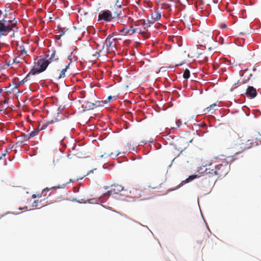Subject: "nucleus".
<instances>
[{
  "label": "nucleus",
  "instance_id": "obj_1",
  "mask_svg": "<svg viewBox=\"0 0 261 261\" xmlns=\"http://www.w3.org/2000/svg\"><path fill=\"white\" fill-rule=\"evenodd\" d=\"M17 21L14 19L4 18L0 20V37L7 36L16 27Z\"/></svg>",
  "mask_w": 261,
  "mask_h": 261
},
{
  "label": "nucleus",
  "instance_id": "obj_2",
  "mask_svg": "<svg viewBox=\"0 0 261 261\" xmlns=\"http://www.w3.org/2000/svg\"><path fill=\"white\" fill-rule=\"evenodd\" d=\"M50 62L45 59H40L38 60L36 64L31 70L30 74L35 75L45 71L49 64Z\"/></svg>",
  "mask_w": 261,
  "mask_h": 261
},
{
  "label": "nucleus",
  "instance_id": "obj_3",
  "mask_svg": "<svg viewBox=\"0 0 261 261\" xmlns=\"http://www.w3.org/2000/svg\"><path fill=\"white\" fill-rule=\"evenodd\" d=\"M227 164H219L215 167L214 169L212 170V174L214 173L215 175L219 176H225L228 173Z\"/></svg>",
  "mask_w": 261,
  "mask_h": 261
},
{
  "label": "nucleus",
  "instance_id": "obj_4",
  "mask_svg": "<svg viewBox=\"0 0 261 261\" xmlns=\"http://www.w3.org/2000/svg\"><path fill=\"white\" fill-rule=\"evenodd\" d=\"M113 19H114L112 12L109 10H105L101 11L98 14V20H105L107 22L111 21Z\"/></svg>",
  "mask_w": 261,
  "mask_h": 261
},
{
  "label": "nucleus",
  "instance_id": "obj_5",
  "mask_svg": "<svg viewBox=\"0 0 261 261\" xmlns=\"http://www.w3.org/2000/svg\"><path fill=\"white\" fill-rule=\"evenodd\" d=\"M141 30L139 29L134 28L133 25H132L130 29H126L125 28H123L122 30L120 31V33L123 35H131L133 34L140 33Z\"/></svg>",
  "mask_w": 261,
  "mask_h": 261
},
{
  "label": "nucleus",
  "instance_id": "obj_6",
  "mask_svg": "<svg viewBox=\"0 0 261 261\" xmlns=\"http://www.w3.org/2000/svg\"><path fill=\"white\" fill-rule=\"evenodd\" d=\"M112 187H114V188L111 190L108 191L107 192L103 194L102 196L103 197L109 196L111 194H112V193L117 194L123 190V188L121 185H114L112 186Z\"/></svg>",
  "mask_w": 261,
  "mask_h": 261
},
{
  "label": "nucleus",
  "instance_id": "obj_7",
  "mask_svg": "<svg viewBox=\"0 0 261 261\" xmlns=\"http://www.w3.org/2000/svg\"><path fill=\"white\" fill-rule=\"evenodd\" d=\"M161 14L158 11H155L152 12L150 15L151 19L148 18V22L149 23L153 24L154 22L158 21L160 19Z\"/></svg>",
  "mask_w": 261,
  "mask_h": 261
},
{
  "label": "nucleus",
  "instance_id": "obj_8",
  "mask_svg": "<svg viewBox=\"0 0 261 261\" xmlns=\"http://www.w3.org/2000/svg\"><path fill=\"white\" fill-rule=\"evenodd\" d=\"M246 96L250 98H254L256 96V90L253 86H249L245 93Z\"/></svg>",
  "mask_w": 261,
  "mask_h": 261
},
{
  "label": "nucleus",
  "instance_id": "obj_9",
  "mask_svg": "<svg viewBox=\"0 0 261 261\" xmlns=\"http://www.w3.org/2000/svg\"><path fill=\"white\" fill-rule=\"evenodd\" d=\"M197 177H198V175H195V174L192 175L190 176L189 177L186 178L185 180L182 181L179 185H178L176 188L174 189L173 190H176V189L179 188L184 184L188 183V182L192 181L194 179L196 178Z\"/></svg>",
  "mask_w": 261,
  "mask_h": 261
},
{
  "label": "nucleus",
  "instance_id": "obj_10",
  "mask_svg": "<svg viewBox=\"0 0 261 261\" xmlns=\"http://www.w3.org/2000/svg\"><path fill=\"white\" fill-rule=\"evenodd\" d=\"M70 65V63H69L66 67L64 69H62L61 70L59 76L57 78V80H59L62 78H64L65 76V72L67 71V69L69 68Z\"/></svg>",
  "mask_w": 261,
  "mask_h": 261
},
{
  "label": "nucleus",
  "instance_id": "obj_11",
  "mask_svg": "<svg viewBox=\"0 0 261 261\" xmlns=\"http://www.w3.org/2000/svg\"><path fill=\"white\" fill-rule=\"evenodd\" d=\"M114 9L115 10L114 13V15H113V16L114 18H115L122 14V8H118L117 7H114Z\"/></svg>",
  "mask_w": 261,
  "mask_h": 261
},
{
  "label": "nucleus",
  "instance_id": "obj_12",
  "mask_svg": "<svg viewBox=\"0 0 261 261\" xmlns=\"http://www.w3.org/2000/svg\"><path fill=\"white\" fill-rule=\"evenodd\" d=\"M95 106H96V103L88 101L86 104V108L88 110L93 109Z\"/></svg>",
  "mask_w": 261,
  "mask_h": 261
},
{
  "label": "nucleus",
  "instance_id": "obj_13",
  "mask_svg": "<svg viewBox=\"0 0 261 261\" xmlns=\"http://www.w3.org/2000/svg\"><path fill=\"white\" fill-rule=\"evenodd\" d=\"M38 133H39V131H38V130H33V131L31 132L30 133V134H29V135L28 137L27 138H26L25 139H27V140H29V139H30L31 138H33V137H34L36 136V135H38Z\"/></svg>",
  "mask_w": 261,
  "mask_h": 261
},
{
  "label": "nucleus",
  "instance_id": "obj_14",
  "mask_svg": "<svg viewBox=\"0 0 261 261\" xmlns=\"http://www.w3.org/2000/svg\"><path fill=\"white\" fill-rule=\"evenodd\" d=\"M190 72L188 69H186L183 73V77L185 79H188L190 77Z\"/></svg>",
  "mask_w": 261,
  "mask_h": 261
},
{
  "label": "nucleus",
  "instance_id": "obj_15",
  "mask_svg": "<svg viewBox=\"0 0 261 261\" xmlns=\"http://www.w3.org/2000/svg\"><path fill=\"white\" fill-rule=\"evenodd\" d=\"M217 105L216 103H213L211 105L210 107H207L205 110L204 111L205 113H209L211 112L212 110H214V107H216Z\"/></svg>",
  "mask_w": 261,
  "mask_h": 261
},
{
  "label": "nucleus",
  "instance_id": "obj_16",
  "mask_svg": "<svg viewBox=\"0 0 261 261\" xmlns=\"http://www.w3.org/2000/svg\"><path fill=\"white\" fill-rule=\"evenodd\" d=\"M20 51L21 54L22 55H27V51L25 49L24 46L23 45H21L19 46Z\"/></svg>",
  "mask_w": 261,
  "mask_h": 261
},
{
  "label": "nucleus",
  "instance_id": "obj_17",
  "mask_svg": "<svg viewBox=\"0 0 261 261\" xmlns=\"http://www.w3.org/2000/svg\"><path fill=\"white\" fill-rule=\"evenodd\" d=\"M73 181L72 179H70L69 182H67L66 184H64L61 186H59L58 187H54L52 188L57 189V188H64L69 182H73Z\"/></svg>",
  "mask_w": 261,
  "mask_h": 261
},
{
  "label": "nucleus",
  "instance_id": "obj_18",
  "mask_svg": "<svg viewBox=\"0 0 261 261\" xmlns=\"http://www.w3.org/2000/svg\"><path fill=\"white\" fill-rule=\"evenodd\" d=\"M56 51H54L51 52V55H50L49 59L51 60H58V58H55Z\"/></svg>",
  "mask_w": 261,
  "mask_h": 261
},
{
  "label": "nucleus",
  "instance_id": "obj_19",
  "mask_svg": "<svg viewBox=\"0 0 261 261\" xmlns=\"http://www.w3.org/2000/svg\"><path fill=\"white\" fill-rule=\"evenodd\" d=\"M111 38V37H110V36H109L107 37V39H106V42H107V45L108 46H109V47H110V46H112V42H111V41H110Z\"/></svg>",
  "mask_w": 261,
  "mask_h": 261
},
{
  "label": "nucleus",
  "instance_id": "obj_20",
  "mask_svg": "<svg viewBox=\"0 0 261 261\" xmlns=\"http://www.w3.org/2000/svg\"><path fill=\"white\" fill-rule=\"evenodd\" d=\"M122 3L119 1H117L115 3L114 7H117L118 8H122Z\"/></svg>",
  "mask_w": 261,
  "mask_h": 261
},
{
  "label": "nucleus",
  "instance_id": "obj_21",
  "mask_svg": "<svg viewBox=\"0 0 261 261\" xmlns=\"http://www.w3.org/2000/svg\"><path fill=\"white\" fill-rule=\"evenodd\" d=\"M179 143L184 144V146H186L187 144V142L186 141L185 139L182 138H180L179 140H178ZM185 146H184V148H185Z\"/></svg>",
  "mask_w": 261,
  "mask_h": 261
},
{
  "label": "nucleus",
  "instance_id": "obj_22",
  "mask_svg": "<svg viewBox=\"0 0 261 261\" xmlns=\"http://www.w3.org/2000/svg\"><path fill=\"white\" fill-rule=\"evenodd\" d=\"M181 122L180 119H178L176 121V127H171V129H174L176 127H179L180 126V125L181 124Z\"/></svg>",
  "mask_w": 261,
  "mask_h": 261
},
{
  "label": "nucleus",
  "instance_id": "obj_23",
  "mask_svg": "<svg viewBox=\"0 0 261 261\" xmlns=\"http://www.w3.org/2000/svg\"><path fill=\"white\" fill-rule=\"evenodd\" d=\"M234 138L237 140V143L239 144H242V140L237 135H235Z\"/></svg>",
  "mask_w": 261,
  "mask_h": 261
},
{
  "label": "nucleus",
  "instance_id": "obj_24",
  "mask_svg": "<svg viewBox=\"0 0 261 261\" xmlns=\"http://www.w3.org/2000/svg\"><path fill=\"white\" fill-rule=\"evenodd\" d=\"M29 76V74H28L25 77L24 79H23L22 80H21L19 83L20 84H24L27 81H28V77Z\"/></svg>",
  "mask_w": 261,
  "mask_h": 261
},
{
  "label": "nucleus",
  "instance_id": "obj_25",
  "mask_svg": "<svg viewBox=\"0 0 261 261\" xmlns=\"http://www.w3.org/2000/svg\"><path fill=\"white\" fill-rule=\"evenodd\" d=\"M29 136L25 134H22L21 136H20L21 138H22V141H28V140L25 139L28 137Z\"/></svg>",
  "mask_w": 261,
  "mask_h": 261
},
{
  "label": "nucleus",
  "instance_id": "obj_26",
  "mask_svg": "<svg viewBox=\"0 0 261 261\" xmlns=\"http://www.w3.org/2000/svg\"><path fill=\"white\" fill-rule=\"evenodd\" d=\"M117 22L120 23H122L123 22V18L121 17H118L117 18Z\"/></svg>",
  "mask_w": 261,
  "mask_h": 261
},
{
  "label": "nucleus",
  "instance_id": "obj_27",
  "mask_svg": "<svg viewBox=\"0 0 261 261\" xmlns=\"http://www.w3.org/2000/svg\"><path fill=\"white\" fill-rule=\"evenodd\" d=\"M39 203L38 201L37 200H35L33 203V206H37L38 205V203Z\"/></svg>",
  "mask_w": 261,
  "mask_h": 261
},
{
  "label": "nucleus",
  "instance_id": "obj_28",
  "mask_svg": "<svg viewBox=\"0 0 261 261\" xmlns=\"http://www.w3.org/2000/svg\"><path fill=\"white\" fill-rule=\"evenodd\" d=\"M37 197H41V194H38L37 196V195H36L35 194H33V195H32V197H33V198H36Z\"/></svg>",
  "mask_w": 261,
  "mask_h": 261
},
{
  "label": "nucleus",
  "instance_id": "obj_29",
  "mask_svg": "<svg viewBox=\"0 0 261 261\" xmlns=\"http://www.w3.org/2000/svg\"><path fill=\"white\" fill-rule=\"evenodd\" d=\"M54 122H55V121L54 120H51L50 121H47V123L48 125L53 124V123H54Z\"/></svg>",
  "mask_w": 261,
  "mask_h": 261
},
{
  "label": "nucleus",
  "instance_id": "obj_30",
  "mask_svg": "<svg viewBox=\"0 0 261 261\" xmlns=\"http://www.w3.org/2000/svg\"><path fill=\"white\" fill-rule=\"evenodd\" d=\"M47 125H48V124L47 123L45 124H43L42 126L41 129H45L47 127Z\"/></svg>",
  "mask_w": 261,
  "mask_h": 261
},
{
  "label": "nucleus",
  "instance_id": "obj_31",
  "mask_svg": "<svg viewBox=\"0 0 261 261\" xmlns=\"http://www.w3.org/2000/svg\"><path fill=\"white\" fill-rule=\"evenodd\" d=\"M67 58H68V59L69 60H70V62L69 63H70L71 62V60H72L71 56V55L69 56Z\"/></svg>",
  "mask_w": 261,
  "mask_h": 261
},
{
  "label": "nucleus",
  "instance_id": "obj_32",
  "mask_svg": "<svg viewBox=\"0 0 261 261\" xmlns=\"http://www.w3.org/2000/svg\"><path fill=\"white\" fill-rule=\"evenodd\" d=\"M48 191H49V188H46L44 189L43 190L42 193H44V192Z\"/></svg>",
  "mask_w": 261,
  "mask_h": 261
},
{
  "label": "nucleus",
  "instance_id": "obj_33",
  "mask_svg": "<svg viewBox=\"0 0 261 261\" xmlns=\"http://www.w3.org/2000/svg\"><path fill=\"white\" fill-rule=\"evenodd\" d=\"M113 152H112V153H111L110 154H108V155H107V157H110V156H112V155H113Z\"/></svg>",
  "mask_w": 261,
  "mask_h": 261
},
{
  "label": "nucleus",
  "instance_id": "obj_34",
  "mask_svg": "<svg viewBox=\"0 0 261 261\" xmlns=\"http://www.w3.org/2000/svg\"><path fill=\"white\" fill-rule=\"evenodd\" d=\"M12 31L13 32V33H12V35H11V37H14V36H15L14 30H13V31Z\"/></svg>",
  "mask_w": 261,
  "mask_h": 261
},
{
  "label": "nucleus",
  "instance_id": "obj_35",
  "mask_svg": "<svg viewBox=\"0 0 261 261\" xmlns=\"http://www.w3.org/2000/svg\"><path fill=\"white\" fill-rule=\"evenodd\" d=\"M6 155V153L2 154V156L0 157V160L2 159L3 156H5Z\"/></svg>",
  "mask_w": 261,
  "mask_h": 261
},
{
  "label": "nucleus",
  "instance_id": "obj_36",
  "mask_svg": "<svg viewBox=\"0 0 261 261\" xmlns=\"http://www.w3.org/2000/svg\"><path fill=\"white\" fill-rule=\"evenodd\" d=\"M247 142L249 144H251L252 143V141L249 140L247 141Z\"/></svg>",
  "mask_w": 261,
  "mask_h": 261
},
{
  "label": "nucleus",
  "instance_id": "obj_37",
  "mask_svg": "<svg viewBox=\"0 0 261 261\" xmlns=\"http://www.w3.org/2000/svg\"><path fill=\"white\" fill-rule=\"evenodd\" d=\"M121 154V152H118V153H117V154L115 155V157H116L117 156H118V155H120Z\"/></svg>",
  "mask_w": 261,
  "mask_h": 261
},
{
  "label": "nucleus",
  "instance_id": "obj_38",
  "mask_svg": "<svg viewBox=\"0 0 261 261\" xmlns=\"http://www.w3.org/2000/svg\"><path fill=\"white\" fill-rule=\"evenodd\" d=\"M112 98V97L111 96H109L108 97V100L110 101Z\"/></svg>",
  "mask_w": 261,
  "mask_h": 261
},
{
  "label": "nucleus",
  "instance_id": "obj_39",
  "mask_svg": "<svg viewBox=\"0 0 261 261\" xmlns=\"http://www.w3.org/2000/svg\"><path fill=\"white\" fill-rule=\"evenodd\" d=\"M27 207H24L23 208H19V210H22V209L23 210V209H27Z\"/></svg>",
  "mask_w": 261,
  "mask_h": 261
},
{
  "label": "nucleus",
  "instance_id": "obj_40",
  "mask_svg": "<svg viewBox=\"0 0 261 261\" xmlns=\"http://www.w3.org/2000/svg\"><path fill=\"white\" fill-rule=\"evenodd\" d=\"M7 65L8 66H9L10 65V63H7Z\"/></svg>",
  "mask_w": 261,
  "mask_h": 261
},
{
  "label": "nucleus",
  "instance_id": "obj_41",
  "mask_svg": "<svg viewBox=\"0 0 261 261\" xmlns=\"http://www.w3.org/2000/svg\"><path fill=\"white\" fill-rule=\"evenodd\" d=\"M104 155H105L102 154V155H100V158H103Z\"/></svg>",
  "mask_w": 261,
  "mask_h": 261
},
{
  "label": "nucleus",
  "instance_id": "obj_42",
  "mask_svg": "<svg viewBox=\"0 0 261 261\" xmlns=\"http://www.w3.org/2000/svg\"><path fill=\"white\" fill-rule=\"evenodd\" d=\"M15 60H16V59H14L13 60V63L15 62Z\"/></svg>",
  "mask_w": 261,
  "mask_h": 261
},
{
  "label": "nucleus",
  "instance_id": "obj_43",
  "mask_svg": "<svg viewBox=\"0 0 261 261\" xmlns=\"http://www.w3.org/2000/svg\"><path fill=\"white\" fill-rule=\"evenodd\" d=\"M16 45H18V41H17V42H16Z\"/></svg>",
  "mask_w": 261,
  "mask_h": 261
},
{
  "label": "nucleus",
  "instance_id": "obj_44",
  "mask_svg": "<svg viewBox=\"0 0 261 261\" xmlns=\"http://www.w3.org/2000/svg\"><path fill=\"white\" fill-rule=\"evenodd\" d=\"M90 172V173H93V170H91Z\"/></svg>",
  "mask_w": 261,
  "mask_h": 261
},
{
  "label": "nucleus",
  "instance_id": "obj_45",
  "mask_svg": "<svg viewBox=\"0 0 261 261\" xmlns=\"http://www.w3.org/2000/svg\"><path fill=\"white\" fill-rule=\"evenodd\" d=\"M250 147H245V149H246V148H249Z\"/></svg>",
  "mask_w": 261,
  "mask_h": 261
}]
</instances>
